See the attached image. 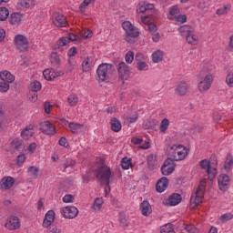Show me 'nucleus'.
Instances as JSON below:
<instances>
[{
	"mask_svg": "<svg viewBox=\"0 0 233 233\" xmlns=\"http://www.w3.org/2000/svg\"><path fill=\"white\" fill-rule=\"evenodd\" d=\"M187 90H188V85L186 84V82H178L177 84L175 92L177 96H187Z\"/></svg>",
	"mask_w": 233,
	"mask_h": 233,
	"instance_id": "19",
	"label": "nucleus"
},
{
	"mask_svg": "<svg viewBox=\"0 0 233 233\" xmlns=\"http://www.w3.org/2000/svg\"><path fill=\"white\" fill-rule=\"evenodd\" d=\"M230 219H233L232 213H226L220 217V221H222V223H227V221H230Z\"/></svg>",
	"mask_w": 233,
	"mask_h": 233,
	"instance_id": "50",
	"label": "nucleus"
},
{
	"mask_svg": "<svg viewBox=\"0 0 233 233\" xmlns=\"http://www.w3.org/2000/svg\"><path fill=\"white\" fill-rule=\"evenodd\" d=\"M165 57V53L161 50L155 51L152 54V61L153 63H161L163 61V58Z\"/></svg>",
	"mask_w": 233,
	"mask_h": 233,
	"instance_id": "28",
	"label": "nucleus"
},
{
	"mask_svg": "<svg viewBox=\"0 0 233 233\" xmlns=\"http://www.w3.org/2000/svg\"><path fill=\"white\" fill-rule=\"evenodd\" d=\"M218 188L224 192L228 190V185H230V177L227 174H221L218 176Z\"/></svg>",
	"mask_w": 233,
	"mask_h": 233,
	"instance_id": "12",
	"label": "nucleus"
},
{
	"mask_svg": "<svg viewBox=\"0 0 233 233\" xmlns=\"http://www.w3.org/2000/svg\"><path fill=\"white\" fill-rule=\"evenodd\" d=\"M10 90V84L8 82H0V92H8Z\"/></svg>",
	"mask_w": 233,
	"mask_h": 233,
	"instance_id": "57",
	"label": "nucleus"
},
{
	"mask_svg": "<svg viewBox=\"0 0 233 233\" xmlns=\"http://www.w3.org/2000/svg\"><path fill=\"white\" fill-rule=\"evenodd\" d=\"M208 177L209 181H214L216 176H218V167H213L207 170Z\"/></svg>",
	"mask_w": 233,
	"mask_h": 233,
	"instance_id": "32",
	"label": "nucleus"
},
{
	"mask_svg": "<svg viewBox=\"0 0 233 233\" xmlns=\"http://www.w3.org/2000/svg\"><path fill=\"white\" fill-rule=\"evenodd\" d=\"M168 154L175 161H183L188 156L187 147L183 145H174L169 147Z\"/></svg>",
	"mask_w": 233,
	"mask_h": 233,
	"instance_id": "2",
	"label": "nucleus"
},
{
	"mask_svg": "<svg viewBox=\"0 0 233 233\" xmlns=\"http://www.w3.org/2000/svg\"><path fill=\"white\" fill-rule=\"evenodd\" d=\"M179 32L182 35H185L187 37V35L194 34V27L190 25H182L179 28Z\"/></svg>",
	"mask_w": 233,
	"mask_h": 233,
	"instance_id": "29",
	"label": "nucleus"
},
{
	"mask_svg": "<svg viewBox=\"0 0 233 233\" xmlns=\"http://www.w3.org/2000/svg\"><path fill=\"white\" fill-rule=\"evenodd\" d=\"M208 163L211 165V168L218 167V158L216 157V155H211Z\"/></svg>",
	"mask_w": 233,
	"mask_h": 233,
	"instance_id": "60",
	"label": "nucleus"
},
{
	"mask_svg": "<svg viewBox=\"0 0 233 233\" xmlns=\"http://www.w3.org/2000/svg\"><path fill=\"white\" fill-rule=\"evenodd\" d=\"M92 1H95V0H84L83 3L79 5V11L82 14L85 13L86 6H88V4L92 3Z\"/></svg>",
	"mask_w": 233,
	"mask_h": 233,
	"instance_id": "58",
	"label": "nucleus"
},
{
	"mask_svg": "<svg viewBox=\"0 0 233 233\" xmlns=\"http://www.w3.org/2000/svg\"><path fill=\"white\" fill-rule=\"evenodd\" d=\"M174 157H167V160L163 163L162 167H173V168H176V162H174Z\"/></svg>",
	"mask_w": 233,
	"mask_h": 233,
	"instance_id": "47",
	"label": "nucleus"
},
{
	"mask_svg": "<svg viewBox=\"0 0 233 233\" xmlns=\"http://www.w3.org/2000/svg\"><path fill=\"white\" fill-rule=\"evenodd\" d=\"M118 221L120 223V227L123 228H125V227H128V220H127V215L125 212L119 213Z\"/></svg>",
	"mask_w": 233,
	"mask_h": 233,
	"instance_id": "33",
	"label": "nucleus"
},
{
	"mask_svg": "<svg viewBox=\"0 0 233 233\" xmlns=\"http://www.w3.org/2000/svg\"><path fill=\"white\" fill-rule=\"evenodd\" d=\"M27 173L33 177H39V167L31 166L28 167Z\"/></svg>",
	"mask_w": 233,
	"mask_h": 233,
	"instance_id": "37",
	"label": "nucleus"
},
{
	"mask_svg": "<svg viewBox=\"0 0 233 233\" xmlns=\"http://www.w3.org/2000/svg\"><path fill=\"white\" fill-rule=\"evenodd\" d=\"M160 233H176L172 224L168 223L161 227Z\"/></svg>",
	"mask_w": 233,
	"mask_h": 233,
	"instance_id": "39",
	"label": "nucleus"
},
{
	"mask_svg": "<svg viewBox=\"0 0 233 233\" xmlns=\"http://www.w3.org/2000/svg\"><path fill=\"white\" fill-rule=\"evenodd\" d=\"M118 79L122 81V85H125V79L130 77V66L125 62H120L117 65Z\"/></svg>",
	"mask_w": 233,
	"mask_h": 233,
	"instance_id": "6",
	"label": "nucleus"
},
{
	"mask_svg": "<svg viewBox=\"0 0 233 233\" xmlns=\"http://www.w3.org/2000/svg\"><path fill=\"white\" fill-rule=\"evenodd\" d=\"M67 101L70 106H76V105H77V102L79 101V98L76 95H71L67 97Z\"/></svg>",
	"mask_w": 233,
	"mask_h": 233,
	"instance_id": "46",
	"label": "nucleus"
},
{
	"mask_svg": "<svg viewBox=\"0 0 233 233\" xmlns=\"http://www.w3.org/2000/svg\"><path fill=\"white\" fill-rule=\"evenodd\" d=\"M43 76L46 81H53L56 77H59L61 76V72L56 71V69H46L43 72Z\"/></svg>",
	"mask_w": 233,
	"mask_h": 233,
	"instance_id": "16",
	"label": "nucleus"
},
{
	"mask_svg": "<svg viewBox=\"0 0 233 233\" xmlns=\"http://www.w3.org/2000/svg\"><path fill=\"white\" fill-rule=\"evenodd\" d=\"M110 125H111V130L113 132H120L122 128L121 121L119 119L113 117L110 120Z\"/></svg>",
	"mask_w": 233,
	"mask_h": 233,
	"instance_id": "26",
	"label": "nucleus"
},
{
	"mask_svg": "<svg viewBox=\"0 0 233 233\" xmlns=\"http://www.w3.org/2000/svg\"><path fill=\"white\" fill-rule=\"evenodd\" d=\"M101 207H103V198H96L93 204V208H95V210H101Z\"/></svg>",
	"mask_w": 233,
	"mask_h": 233,
	"instance_id": "48",
	"label": "nucleus"
},
{
	"mask_svg": "<svg viewBox=\"0 0 233 233\" xmlns=\"http://www.w3.org/2000/svg\"><path fill=\"white\" fill-rule=\"evenodd\" d=\"M15 183V180H14V177H4L0 181V186H1V188H5V190H10V188L14 187Z\"/></svg>",
	"mask_w": 233,
	"mask_h": 233,
	"instance_id": "18",
	"label": "nucleus"
},
{
	"mask_svg": "<svg viewBox=\"0 0 233 233\" xmlns=\"http://www.w3.org/2000/svg\"><path fill=\"white\" fill-rule=\"evenodd\" d=\"M21 21H23L21 13H12L9 16L10 25H21Z\"/></svg>",
	"mask_w": 233,
	"mask_h": 233,
	"instance_id": "22",
	"label": "nucleus"
},
{
	"mask_svg": "<svg viewBox=\"0 0 233 233\" xmlns=\"http://www.w3.org/2000/svg\"><path fill=\"white\" fill-rule=\"evenodd\" d=\"M140 210H141L142 216H146V217L150 216V214H152V206L150 205V202L144 200L140 204Z\"/></svg>",
	"mask_w": 233,
	"mask_h": 233,
	"instance_id": "20",
	"label": "nucleus"
},
{
	"mask_svg": "<svg viewBox=\"0 0 233 233\" xmlns=\"http://www.w3.org/2000/svg\"><path fill=\"white\" fill-rule=\"evenodd\" d=\"M53 24L58 28H65L66 26V17L60 13H55L53 17Z\"/></svg>",
	"mask_w": 233,
	"mask_h": 233,
	"instance_id": "14",
	"label": "nucleus"
},
{
	"mask_svg": "<svg viewBox=\"0 0 233 233\" xmlns=\"http://www.w3.org/2000/svg\"><path fill=\"white\" fill-rule=\"evenodd\" d=\"M83 125L74 122H70L68 124V127L70 128V132H72V134H81V132H83Z\"/></svg>",
	"mask_w": 233,
	"mask_h": 233,
	"instance_id": "24",
	"label": "nucleus"
},
{
	"mask_svg": "<svg viewBox=\"0 0 233 233\" xmlns=\"http://www.w3.org/2000/svg\"><path fill=\"white\" fill-rule=\"evenodd\" d=\"M226 83L230 88L233 87V71L229 72L226 77Z\"/></svg>",
	"mask_w": 233,
	"mask_h": 233,
	"instance_id": "55",
	"label": "nucleus"
},
{
	"mask_svg": "<svg viewBox=\"0 0 233 233\" xmlns=\"http://www.w3.org/2000/svg\"><path fill=\"white\" fill-rule=\"evenodd\" d=\"M147 167L149 170H154L157 167V160L154 157V155H149L147 157Z\"/></svg>",
	"mask_w": 233,
	"mask_h": 233,
	"instance_id": "31",
	"label": "nucleus"
},
{
	"mask_svg": "<svg viewBox=\"0 0 233 233\" xmlns=\"http://www.w3.org/2000/svg\"><path fill=\"white\" fill-rule=\"evenodd\" d=\"M122 27L126 31L127 37L126 41H128V37H139V31L136 29L134 25L130 23L129 21H125L122 23Z\"/></svg>",
	"mask_w": 233,
	"mask_h": 233,
	"instance_id": "7",
	"label": "nucleus"
},
{
	"mask_svg": "<svg viewBox=\"0 0 233 233\" xmlns=\"http://www.w3.org/2000/svg\"><path fill=\"white\" fill-rule=\"evenodd\" d=\"M76 54H77V48H76V46L71 47L67 52V56L69 57H74Z\"/></svg>",
	"mask_w": 233,
	"mask_h": 233,
	"instance_id": "64",
	"label": "nucleus"
},
{
	"mask_svg": "<svg viewBox=\"0 0 233 233\" xmlns=\"http://www.w3.org/2000/svg\"><path fill=\"white\" fill-rule=\"evenodd\" d=\"M116 68L112 64H101L98 66L96 69V75L99 81H107L110 78L112 72H114Z\"/></svg>",
	"mask_w": 233,
	"mask_h": 233,
	"instance_id": "3",
	"label": "nucleus"
},
{
	"mask_svg": "<svg viewBox=\"0 0 233 233\" xmlns=\"http://www.w3.org/2000/svg\"><path fill=\"white\" fill-rule=\"evenodd\" d=\"M148 65H147V62L145 61H139L137 63V70H147Z\"/></svg>",
	"mask_w": 233,
	"mask_h": 233,
	"instance_id": "59",
	"label": "nucleus"
},
{
	"mask_svg": "<svg viewBox=\"0 0 233 233\" xmlns=\"http://www.w3.org/2000/svg\"><path fill=\"white\" fill-rule=\"evenodd\" d=\"M174 170H176V167H174V166L161 167V172H162L163 176H170V174H172V172H174Z\"/></svg>",
	"mask_w": 233,
	"mask_h": 233,
	"instance_id": "42",
	"label": "nucleus"
},
{
	"mask_svg": "<svg viewBox=\"0 0 233 233\" xmlns=\"http://www.w3.org/2000/svg\"><path fill=\"white\" fill-rule=\"evenodd\" d=\"M64 203H74V196L67 194L63 198Z\"/></svg>",
	"mask_w": 233,
	"mask_h": 233,
	"instance_id": "62",
	"label": "nucleus"
},
{
	"mask_svg": "<svg viewBox=\"0 0 233 233\" xmlns=\"http://www.w3.org/2000/svg\"><path fill=\"white\" fill-rule=\"evenodd\" d=\"M199 167L200 168H202V170H208L209 168H212V165L210 164V162H208V160L207 159H203L199 162Z\"/></svg>",
	"mask_w": 233,
	"mask_h": 233,
	"instance_id": "45",
	"label": "nucleus"
},
{
	"mask_svg": "<svg viewBox=\"0 0 233 233\" xmlns=\"http://www.w3.org/2000/svg\"><path fill=\"white\" fill-rule=\"evenodd\" d=\"M40 130L42 134H46V136H54L57 132L56 130V127L50 123V121H45L40 124Z\"/></svg>",
	"mask_w": 233,
	"mask_h": 233,
	"instance_id": "11",
	"label": "nucleus"
},
{
	"mask_svg": "<svg viewBox=\"0 0 233 233\" xmlns=\"http://www.w3.org/2000/svg\"><path fill=\"white\" fill-rule=\"evenodd\" d=\"M70 41H81V37L74 33H68V36H63L54 46V50L63 52V46H66Z\"/></svg>",
	"mask_w": 233,
	"mask_h": 233,
	"instance_id": "4",
	"label": "nucleus"
},
{
	"mask_svg": "<svg viewBox=\"0 0 233 233\" xmlns=\"http://www.w3.org/2000/svg\"><path fill=\"white\" fill-rule=\"evenodd\" d=\"M214 82V76H207L204 80H200L198 85V91L200 94H205L207 90L210 89L212 83Z\"/></svg>",
	"mask_w": 233,
	"mask_h": 233,
	"instance_id": "9",
	"label": "nucleus"
},
{
	"mask_svg": "<svg viewBox=\"0 0 233 233\" xmlns=\"http://www.w3.org/2000/svg\"><path fill=\"white\" fill-rule=\"evenodd\" d=\"M167 187H168V178L167 177H161L157 182L156 190L157 192H159V194H161L162 192H165Z\"/></svg>",
	"mask_w": 233,
	"mask_h": 233,
	"instance_id": "15",
	"label": "nucleus"
},
{
	"mask_svg": "<svg viewBox=\"0 0 233 233\" xmlns=\"http://www.w3.org/2000/svg\"><path fill=\"white\" fill-rule=\"evenodd\" d=\"M182 199L183 198H181L180 194L173 193L168 198V204L170 207H176V205H179V203H181Z\"/></svg>",
	"mask_w": 233,
	"mask_h": 233,
	"instance_id": "21",
	"label": "nucleus"
},
{
	"mask_svg": "<svg viewBox=\"0 0 233 233\" xmlns=\"http://www.w3.org/2000/svg\"><path fill=\"white\" fill-rule=\"evenodd\" d=\"M41 83L37 80H35L30 84L31 92H39L41 90Z\"/></svg>",
	"mask_w": 233,
	"mask_h": 233,
	"instance_id": "43",
	"label": "nucleus"
},
{
	"mask_svg": "<svg viewBox=\"0 0 233 233\" xmlns=\"http://www.w3.org/2000/svg\"><path fill=\"white\" fill-rule=\"evenodd\" d=\"M207 76H214V75L208 74V71H207V69H203L198 75V79H199L200 81H203V80H205V77H207Z\"/></svg>",
	"mask_w": 233,
	"mask_h": 233,
	"instance_id": "54",
	"label": "nucleus"
},
{
	"mask_svg": "<svg viewBox=\"0 0 233 233\" xmlns=\"http://www.w3.org/2000/svg\"><path fill=\"white\" fill-rule=\"evenodd\" d=\"M15 44L16 48L20 50V52H27L28 51V38L23 35H16L15 36Z\"/></svg>",
	"mask_w": 233,
	"mask_h": 233,
	"instance_id": "8",
	"label": "nucleus"
},
{
	"mask_svg": "<svg viewBox=\"0 0 233 233\" xmlns=\"http://www.w3.org/2000/svg\"><path fill=\"white\" fill-rule=\"evenodd\" d=\"M32 6H35L34 0H22L16 4L17 10H21L22 8H32Z\"/></svg>",
	"mask_w": 233,
	"mask_h": 233,
	"instance_id": "23",
	"label": "nucleus"
},
{
	"mask_svg": "<svg viewBox=\"0 0 233 233\" xmlns=\"http://www.w3.org/2000/svg\"><path fill=\"white\" fill-rule=\"evenodd\" d=\"M120 165L123 170H128L130 167H132V160L128 159L127 157H124L122 158Z\"/></svg>",
	"mask_w": 233,
	"mask_h": 233,
	"instance_id": "35",
	"label": "nucleus"
},
{
	"mask_svg": "<svg viewBox=\"0 0 233 233\" xmlns=\"http://www.w3.org/2000/svg\"><path fill=\"white\" fill-rule=\"evenodd\" d=\"M83 183H88L92 181V175L90 173H86L82 176Z\"/></svg>",
	"mask_w": 233,
	"mask_h": 233,
	"instance_id": "63",
	"label": "nucleus"
},
{
	"mask_svg": "<svg viewBox=\"0 0 233 233\" xmlns=\"http://www.w3.org/2000/svg\"><path fill=\"white\" fill-rule=\"evenodd\" d=\"M171 21H177V23H187V15H177L175 16H169Z\"/></svg>",
	"mask_w": 233,
	"mask_h": 233,
	"instance_id": "40",
	"label": "nucleus"
},
{
	"mask_svg": "<svg viewBox=\"0 0 233 233\" xmlns=\"http://www.w3.org/2000/svg\"><path fill=\"white\" fill-rule=\"evenodd\" d=\"M50 62L56 68H59V66H61V58L57 56V52L51 53Z\"/></svg>",
	"mask_w": 233,
	"mask_h": 233,
	"instance_id": "27",
	"label": "nucleus"
},
{
	"mask_svg": "<svg viewBox=\"0 0 233 233\" xmlns=\"http://www.w3.org/2000/svg\"><path fill=\"white\" fill-rule=\"evenodd\" d=\"M233 165V157H232V155L230 154H228L227 155V159L225 161V164H224V168L225 170H230V167H232Z\"/></svg>",
	"mask_w": 233,
	"mask_h": 233,
	"instance_id": "41",
	"label": "nucleus"
},
{
	"mask_svg": "<svg viewBox=\"0 0 233 233\" xmlns=\"http://www.w3.org/2000/svg\"><path fill=\"white\" fill-rule=\"evenodd\" d=\"M26 161V156H25V154H21L18 155L16 157V165L17 167H21V165H23V163Z\"/></svg>",
	"mask_w": 233,
	"mask_h": 233,
	"instance_id": "56",
	"label": "nucleus"
},
{
	"mask_svg": "<svg viewBox=\"0 0 233 233\" xmlns=\"http://www.w3.org/2000/svg\"><path fill=\"white\" fill-rule=\"evenodd\" d=\"M147 28L151 35L156 34V32H157V25H156V24H154V23L148 24Z\"/></svg>",
	"mask_w": 233,
	"mask_h": 233,
	"instance_id": "61",
	"label": "nucleus"
},
{
	"mask_svg": "<svg viewBox=\"0 0 233 233\" xmlns=\"http://www.w3.org/2000/svg\"><path fill=\"white\" fill-rule=\"evenodd\" d=\"M94 64V57L87 56L83 62H82V70L83 72H88L90 68H92V65Z\"/></svg>",
	"mask_w": 233,
	"mask_h": 233,
	"instance_id": "25",
	"label": "nucleus"
},
{
	"mask_svg": "<svg viewBox=\"0 0 233 233\" xmlns=\"http://www.w3.org/2000/svg\"><path fill=\"white\" fill-rule=\"evenodd\" d=\"M5 228L9 230H17V228H21V222L19 221V218L16 216H11L9 220L5 224Z\"/></svg>",
	"mask_w": 233,
	"mask_h": 233,
	"instance_id": "13",
	"label": "nucleus"
},
{
	"mask_svg": "<svg viewBox=\"0 0 233 233\" xmlns=\"http://www.w3.org/2000/svg\"><path fill=\"white\" fill-rule=\"evenodd\" d=\"M186 39L189 45H197L198 44V36H196L194 34L186 35Z\"/></svg>",
	"mask_w": 233,
	"mask_h": 233,
	"instance_id": "44",
	"label": "nucleus"
},
{
	"mask_svg": "<svg viewBox=\"0 0 233 233\" xmlns=\"http://www.w3.org/2000/svg\"><path fill=\"white\" fill-rule=\"evenodd\" d=\"M11 147L15 150H21V149L23 150V142H21V140H19V138H15L11 142Z\"/></svg>",
	"mask_w": 233,
	"mask_h": 233,
	"instance_id": "36",
	"label": "nucleus"
},
{
	"mask_svg": "<svg viewBox=\"0 0 233 233\" xmlns=\"http://www.w3.org/2000/svg\"><path fill=\"white\" fill-rule=\"evenodd\" d=\"M56 219V212L54 210H49L46 212L45 216V219L43 221V227L45 228H48L52 223H54V220Z\"/></svg>",
	"mask_w": 233,
	"mask_h": 233,
	"instance_id": "17",
	"label": "nucleus"
},
{
	"mask_svg": "<svg viewBox=\"0 0 233 233\" xmlns=\"http://www.w3.org/2000/svg\"><path fill=\"white\" fill-rule=\"evenodd\" d=\"M169 125L170 121L168 120V118H164L160 124V132H163V134H165L167 130H168Z\"/></svg>",
	"mask_w": 233,
	"mask_h": 233,
	"instance_id": "38",
	"label": "nucleus"
},
{
	"mask_svg": "<svg viewBox=\"0 0 233 233\" xmlns=\"http://www.w3.org/2000/svg\"><path fill=\"white\" fill-rule=\"evenodd\" d=\"M32 136H34L33 128L25 127L21 132V137H23V139H25V141L30 139V137H32Z\"/></svg>",
	"mask_w": 233,
	"mask_h": 233,
	"instance_id": "30",
	"label": "nucleus"
},
{
	"mask_svg": "<svg viewBox=\"0 0 233 233\" xmlns=\"http://www.w3.org/2000/svg\"><path fill=\"white\" fill-rule=\"evenodd\" d=\"M10 15V11L6 7H0V21H6Z\"/></svg>",
	"mask_w": 233,
	"mask_h": 233,
	"instance_id": "34",
	"label": "nucleus"
},
{
	"mask_svg": "<svg viewBox=\"0 0 233 233\" xmlns=\"http://www.w3.org/2000/svg\"><path fill=\"white\" fill-rule=\"evenodd\" d=\"M207 179H202L195 192L194 203L196 207H199L203 203V198H205V192H207Z\"/></svg>",
	"mask_w": 233,
	"mask_h": 233,
	"instance_id": "5",
	"label": "nucleus"
},
{
	"mask_svg": "<svg viewBox=\"0 0 233 233\" xmlns=\"http://www.w3.org/2000/svg\"><path fill=\"white\" fill-rule=\"evenodd\" d=\"M228 10H230V5H228L218 9L217 15H225V14H228Z\"/></svg>",
	"mask_w": 233,
	"mask_h": 233,
	"instance_id": "51",
	"label": "nucleus"
},
{
	"mask_svg": "<svg viewBox=\"0 0 233 233\" xmlns=\"http://www.w3.org/2000/svg\"><path fill=\"white\" fill-rule=\"evenodd\" d=\"M96 177L101 182V185H106L107 188H110V177L112 176V170L110 167L102 164L95 169Z\"/></svg>",
	"mask_w": 233,
	"mask_h": 233,
	"instance_id": "1",
	"label": "nucleus"
},
{
	"mask_svg": "<svg viewBox=\"0 0 233 233\" xmlns=\"http://www.w3.org/2000/svg\"><path fill=\"white\" fill-rule=\"evenodd\" d=\"M179 12V7L177 5H173L169 9V15L170 17H176V15H178Z\"/></svg>",
	"mask_w": 233,
	"mask_h": 233,
	"instance_id": "49",
	"label": "nucleus"
},
{
	"mask_svg": "<svg viewBox=\"0 0 233 233\" xmlns=\"http://www.w3.org/2000/svg\"><path fill=\"white\" fill-rule=\"evenodd\" d=\"M126 62L131 65L134 62V52L128 51L125 56Z\"/></svg>",
	"mask_w": 233,
	"mask_h": 233,
	"instance_id": "52",
	"label": "nucleus"
},
{
	"mask_svg": "<svg viewBox=\"0 0 233 233\" xmlns=\"http://www.w3.org/2000/svg\"><path fill=\"white\" fill-rule=\"evenodd\" d=\"M74 165H76V160H72V158L66 159L63 163L65 170H66L68 167H74Z\"/></svg>",
	"mask_w": 233,
	"mask_h": 233,
	"instance_id": "53",
	"label": "nucleus"
},
{
	"mask_svg": "<svg viewBox=\"0 0 233 233\" xmlns=\"http://www.w3.org/2000/svg\"><path fill=\"white\" fill-rule=\"evenodd\" d=\"M61 214L66 219H74L79 214V209L75 206H67L61 210Z\"/></svg>",
	"mask_w": 233,
	"mask_h": 233,
	"instance_id": "10",
	"label": "nucleus"
}]
</instances>
